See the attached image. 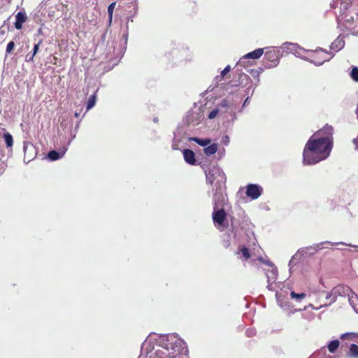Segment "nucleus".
<instances>
[{
  "label": "nucleus",
  "mask_w": 358,
  "mask_h": 358,
  "mask_svg": "<svg viewBox=\"0 0 358 358\" xmlns=\"http://www.w3.org/2000/svg\"><path fill=\"white\" fill-rule=\"evenodd\" d=\"M220 75L222 77H224V70L221 71Z\"/></svg>",
  "instance_id": "39"
},
{
  "label": "nucleus",
  "mask_w": 358,
  "mask_h": 358,
  "mask_svg": "<svg viewBox=\"0 0 358 358\" xmlns=\"http://www.w3.org/2000/svg\"><path fill=\"white\" fill-rule=\"evenodd\" d=\"M64 154V151L62 153H59L55 150L50 151L48 154V158L52 161H55L59 159Z\"/></svg>",
  "instance_id": "19"
},
{
  "label": "nucleus",
  "mask_w": 358,
  "mask_h": 358,
  "mask_svg": "<svg viewBox=\"0 0 358 358\" xmlns=\"http://www.w3.org/2000/svg\"><path fill=\"white\" fill-rule=\"evenodd\" d=\"M330 143L312 136L307 141L303 152V162L315 164L327 158L332 150Z\"/></svg>",
  "instance_id": "1"
},
{
  "label": "nucleus",
  "mask_w": 358,
  "mask_h": 358,
  "mask_svg": "<svg viewBox=\"0 0 358 358\" xmlns=\"http://www.w3.org/2000/svg\"><path fill=\"white\" fill-rule=\"evenodd\" d=\"M96 102V95L94 93V94L91 95L87 101V106H86V110L87 111L90 110L91 108H92Z\"/></svg>",
  "instance_id": "15"
},
{
  "label": "nucleus",
  "mask_w": 358,
  "mask_h": 358,
  "mask_svg": "<svg viewBox=\"0 0 358 358\" xmlns=\"http://www.w3.org/2000/svg\"><path fill=\"white\" fill-rule=\"evenodd\" d=\"M35 55H33V54L30 55V54H28L27 55V58H26V60L27 62H33L34 61V57Z\"/></svg>",
  "instance_id": "30"
},
{
  "label": "nucleus",
  "mask_w": 358,
  "mask_h": 358,
  "mask_svg": "<svg viewBox=\"0 0 358 358\" xmlns=\"http://www.w3.org/2000/svg\"><path fill=\"white\" fill-rule=\"evenodd\" d=\"M353 295L356 299L357 296L353 293L351 288L344 285H338L334 287L326 296V299L330 300L329 304L334 303L338 296H348L349 301L352 304L353 302Z\"/></svg>",
  "instance_id": "4"
},
{
  "label": "nucleus",
  "mask_w": 358,
  "mask_h": 358,
  "mask_svg": "<svg viewBox=\"0 0 358 358\" xmlns=\"http://www.w3.org/2000/svg\"><path fill=\"white\" fill-rule=\"evenodd\" d=\"M229 69H230L229 66H225V75H227V73L229 71Z\"/></svg>",
  "instance_id": "32"
},
{
  "label": "nucleus",
  "mask_w": 358,
  "mask_h": 358,
  "mask_svg": "<svg viewBox=\"0 0 358 358\" xmlns=\"http://www.w3.org/2000/svg\"><path fill=\"white\" fill-rule=\"evenodd\" d=\"M0 166H1V171H3L4 168H3V164L0 163Z\"/></svg>",
  "instance_id": "35"
},
{
  "label": "nucleus",
  "mask_w": 358,
  "mask_h": 358,
  "mask_svg": "<svg viewBox=\"0 0 358 358\" xmlns=\"http://www.w3.org/2000/svg\"><path fill=\"white\" fill-rule=\"evenodd\" d=\"M189 141H194L201 146L206 147L210 143V139L209 138H199L197 137H192L189 138Z\"/></svg>",
  "instance_id": "13"
},
{
  "label": "nucleus",
  "mask_w": 358,
  "mask_h": 358,
  "mask_svg": "<svg viewBox=\"0 0 358 358\" xmlns=\"http://www.w3.org/2000/svg\"><path fill=\"white\" fill-rule=\"evenodd\" d=\"M248 99H249V98L248 97V98L245 100V101H244V103H243V106H244L245 105H246V103H248Z\"/></svg>",
  "instance_id": "37"
},
{
  "label": "nucleus",
  "mask_w": 358,
  "mask_h": 358,
  "mask_svg": "<svg viewBox=\"0 0 358 358\" xmlns=\"http://www.w3.org/2000/svg\"><path fill=\"white\" fill-rule=\"evenodd\" d=\"M183 157L187 164L190 165L196 164L195 153L192 150L185 149L183 150Z\"/></svg>",
  "instance_id": "10"
},
{
  "label": "nucleus",
  "mask_w": 358,
  "mask_h": 358,
  "mask_svg": "<svg viewBox=\"0 0 358 358\" xmlns=\"http://www.w3.org/2000/svg\"><path fill=\"white\" fill-rule=\"evenodd\" d=\"M257 261L262 263V264H256L257 269L264 273L267 278L268 285H271L276 280L278 277L277 267L271 261L264 259L262 257H258Z\"/></svg>",
  "instance_id": "2"
},
{
  "label": "nucleus",
  "mask_w": 358,
  "mask_h": 358,
  "mask_svg": "<svg viewBox=\"0 0 358 358\" xmlns=\"http://www.w3.org/2000/svg\"><path fill=\"white\" fill-rule=\"evenodd\" d=\"M346 355L348 357L358 358V345L354 343L351 344Z\"/></svg>",
  "instance_id": "12"
},
{
  "label": "nucleus",
  "mask_w": 358,
  "mask_h": 358,
  "mask_svg": "<svg viewBox=\"0 0 358 358\" xmlns=\"http://www.w3.org/2000/svg\"><path fill=\"white\" fill-rule=\"evenodd\" d=\"M351 336V334H346L343 335V336H342V338L348 337V336Z\"/></svg>",
  "instance_id": "34"
},
{
  "label": "nucleus",
  "mask_w": 358,
  "mask_h": 358,
  "mask_svg": "<svg viewBox=\"0 0 358 358\" xmlns=\"http://www.w3.org/2000/svg\"><path fill=\"white\" fill-rule=\"evenodd\" d=\"M340 342L338 340H334L331 341L329 344L328 345V350L331 353L335 352V351L338 349L339 347Z\"/></svg>",
  "instance_id": "17"
},
{
  "label": "nucleus",
  "mask_w": 358,
  "mask_h": 358,
  "mask_svg": "<svg viewBox=\"0 0 358 358\" xmlns=\"http://www.w3.org/2000/svg\"><path fill=\"white\" fill-rule=\"evenodd\" d=\"M263 193V188L257 184H248L245 187V194L252 200L257 199Z\"/></svg>",
  "instance_id": "8"
},
{
  "label": "nucleus",
  "mask_w": 358,
  "mask_h": 358,
  "mask_svg": "<svg viewBox=\"0 0 358 358\" xmlns=\"http://www.w3.org/2000/svg\"><path fill=\"white\" fill-rule=\"evenodd\" d=\"M350 76L352 80H354L355 82H358V67L352 68Z\"/></svg>",
  "instance_id": "23"
},
{
  "label": "nucleus",
  "mask_w": 358,
  "mask_h": 358,
  "mask_svg": "<svg viewBox=\"0 0 358 358\" xmlns=\"http://www.w3.org/2000/svg\"><path fill=\"white\" fill-rule=\"evenodd\" d=\"M214 197V210L212 215L215 226L219 229L224 226V199L222 194L217 191Z\"/></svg>",
  "instance_id": "3"
},
{
  "label": "nucleus",
  "mask_w": 358,
  "mask_h": 358,
  "mask_svg": "<svg viewBox=\"0 0 358 358\" xmlns=\"http://www.w3.org/2000/svg\"><path fill=\"white\" fill-rule=\"evenodd\" d=\"M3 138H4L6 144V146L8 148H10V147L13 146V138L12 135L10 133H8V132L4 133L3 134Z\"/></svg>",
  "instance_id": "18"
},
{
  "label": "nucleus",
  "mask_w": 358,
  "mask_h": 358,
  "mask_svg": "<svg viewBox=\"0 0 358 358\" xmlns=\"http://www.w3.org/2000/svg\"><path fill=\"white\" fill-rule=\"evenodd\" d=\"M264 52V50L263 48H258L252 52H250L245 55L243 56L240 59V64H243L245 62V60L248 59H259L260 58Z\"/></svg>",
  "instance_id": "9"
},
{
  "label": "nucleus",
  "mask_w": 358,
  "mask_h": 358,
  "mask_svg": "<svg viewBox=\"0 0 358 358\" xmlns=\"http://www.w3.org/2000/svg\"><path fill=\"white\" fill-rule=\"evenodd\" d=\"M344 41L341 40H336L331 45V48H334V47L338 48V49H341L344 46Z\"/></svg>",
  "instance_id": "24"
},
{
  "label": "nucleus",
  "mask_w": 358,
  "mask_h": 358,
  "mask_svg": "<svg viewBox=\"0 0 358 358\" xmlns=\"http://www.w3.org/2000/svg\"><path fill=\"white\" fill-rule=\"evenodd\" d=\"M74 115L76 117H78L80 116V113L76 112V113H75Z\"/></svg>",
  "instance_id": "38"
},
{
  "label": "nucleus",
  "mask_w": 358,
  "mask_h": 358,
  "mask_svg": "<svg viewBox=\"0 0 358 358\" xmlns=\"http://www.w3.org/2000/svg\"><path fill=\"white\" fill-rule=\"evenodd\" d=\"M353 143L355 144L356 149L358 150V137L353 140Z\"/></svg>",
  "instance_id": "31"
},
{
  "label": "nucleus",
  "mask_w": 358,
  "mask_h": 358,
  "mask_svg": "<svg viewBox=\"0 0 358 358\" xmlns=\"http://www.w3.org/2000/svg\"><path fill=\"white\" fill-rule=\"evenodd\" d=\"M14 48H15L14 41H10L8 43L7 47H6V55H8L11 54L13 50H14Z\"/></svg>",
  "instance_id": "22"
},
{
  "label": "nucleus",
  "mask_w": 358,
  "mask_h": 358,
  "mask_svg": "<svg viewBox=\"0 0 358 358\" xmlns=\"http://www.w3.org/2000/svg\"><path fill=\"white\" fill-rule=\"evenodd\" d=\"M217 113H218V110H213L208 115V118L209 119H213L216 117V115H217Z\"/></svg>",
  "instance_id": "28"
},
{
  "label": "nucleus",
  "mask_w": 358,
  "mask_h": 358,
  "mask_svg": "<svg viewBox=\"0 0 358 358\" xmlns=\"http://www.w3.org/2000/svg\"><path fill=\"white\" fill-rule=\"evenodd\" d=\"M282 52L280 48H273L265 52L264 61L266 68H273L278 66Z\"/></svg>",
  "instance_id": "5"
},
{
  "label": "nucleus",
  "mask_w": 358,
  "mask_h": 358,
  "mask_svg": "<svg viewBox=\"0 0 358 358\" xmlns=\"http://www.w3.org/2000/svg\"><path fill=\"white\" fill-rule=\"evenodd\" d=\"M333 127L330 125L326 124L323 128L316 131L313 136L314 138H320L333 145Z\"/></svg>",
  "instance_id": "6"
},
{
  "label": "nucleus",
  "mask_w": 358,
  "mask_h": 358,
  "mask_svg": "<svg viewBox=\"0 0 358 358\" xmlns=\"http://www.w3.org/2000/svg\"><path fill=\"white\" fill-rule=\"evenodd\" d=\"M168 358H176V357L175 355H167Z\"/></svg>",
  "instance_id": "36"
},
{
  "label": "nucleus",
  "mask_w": 358,
  "mask_h": 358,
  "mask_svg": "<svg viewBox=\"0 0 358 358\" xmlns=\"http://www.w3.org/2000/svg\"><path fill=\"white\" fill-rule=\"evenodd\" d=\"M217 151V145L215 143L210 144L208 146H206L203 149L204 153L208 156L215 154Z\"/></svg>",
  "instance_id": "14"
},
{
  "label": "nucleus",
  "mask_w": 358,
  "mask_h": 358,
  "mask_svg": "<svg viewBox=\"0 0 358 358\" xmlns=\"http://www.w3.org/2000/svg\"><path fill=\"white\" fill-rule=\"evenodd\" d=\"M115 4H116L115 2H113V3H110L108 7V20H109L110 22H111L112 19H113V10L115 8Z\"/></svg>",
  "instance_id": "21"
},
{
  "label": "nucleus",
  "mask_w": 358,
  "mask_h": 358,
  "mask_svg": "<svg viewBox=\"0 0 358 358\" xmlns=\"http://www.w3.org/2000/svg\"><path fill=\"white\" fill-rule=\"evenodd\" d=\"M250 73V75L253 78H257V80H259V70H257V69H252Z\"/></svg>",
  "instance_id": "26"
},
{
  "label": "nucleus",
  "mask_w": 358,
  "mask_h": 358,
  "mask_svg": "<svg viewBox=\"0 0 358 358\" xmlns=\"http://www.w3.org/2000/svg\"><path fill=\"white\" fill-rule=\"evenodd\" d=\"M290 296L292 299H296L297 301H300L303 299H304L306 296V294L305 293H296L294 291L291 292Z\"/></svg>",
  "instance_id": "20"
},
{
  "label": "nucleus",
  "mask_w": 358,
  "mask_h": 358,
  "mask_svg": "<svg viewBox=\"0 0 358 358\" xmlns=\"http://www.w3.org/2000/svg\"><path fill=\"white\" fill-rule=\"evenodd\" d=\"M15 27L19 30L22 28V24L27 21V17L24 12L20 11L15 15Z\"/></svg>",
  "instance_id": "11"
},
{
  "label": "nucleus",
  "mask_w": 358,
  "mask_h": 358,
  "mask_svg": "<svg viewBox=\"0 0 358 358\" xmlns=\"http://www.w3.org/2000/svg\"><path fill=\"white\" fill-rule=\"evenodd\" d=\"M41 41H40L37 44H36L34 47V49H33V55H36V53L38 52V50H39V46L41 43Z\"/></svg>",
  "instance_id": "27"
},
{
  "label": "nucleus",
  "mask_w": 358,
  "mask_h": 358,
  "mask_svg": "<svg viewBox=\"0 0 358 358\" xmlns=\"http://www.w3.org/2000/svg\"><path fill=\"white\" fill-rule=\"evenodd\" d=\"M236 254H241L245 259H248L251 257L249 249L245 246L241 247Z\"/></svg>",
  "instance_id": "16"
},
{
  "label": "nucleus",
  "mask_w": 358,
  "mask_h": 358,
  "mask_svg": "<svg viewBox=\"0 0 358 358\" xmlns=\"http://www.w3.org/2000/svg\"><path fill=\"white\" fill-rule=\"evenodd\" d=\"M230 109V107L228 106V105L225 103V113H229V114L231 116V120H233L235 118V113L234 111L229 110Z\"/></svg>",
  "instance_id": "25"
},
{
  "label": "nucleus",
  "mask_w": 358,
  "mask_h": 358,
  "mask_svg": "<svg viewBox=\"0 0 358 358\" xmlns=\"http://www.w3.org/2000/svg\"><path fill=\"white\" fill-rule=\"evenodd\" d=\"M240 83H235V84H229L228 83L227 85H225V90L226 91H228L229 89V86L231 87H235L236 88H237L238 86H239Z\"/></svg>",
  "instance_id": "29"
},
{
  "label": "nucleus",
  "mask_w": 358,
  "mask_h": 358,
  "mask_svg": "<svg viewBox=\"0 0 358 358\" xmlns=\"http://www.w3.org/2000/svg\"><path fill=\"white\" fill-rule=\"evenodd\" d=\"M224 139H225V145H227V143L229 142V137L225 136Z\"/></svg>",
  "instance_id": "33"
},
{
  "label": "nucleus",
  "mask_w": 358,
  "mask_h": 358,
  "mask_svg": "<svg viewBox=\"0 0 358 358\" xmlns=\"http://www.w3.org/2000/svg\"><path fill=\"white\" fill-rule=\"evenodd\" d=\"M333 56L334 55L331 52L323 50L322 48H319L313 52L312 58L315 64L321 65L325 62L329 61Z\"/></svg>",
  "instance_id": "7"
}]
</instances>
